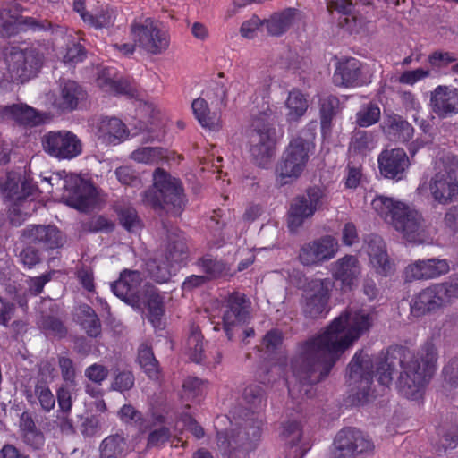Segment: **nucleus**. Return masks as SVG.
<instances>
[{"mask_svg": "<svg viewBox=\"0 0 458 458\" xmlns=\"http://www.w3.org/2000/svg\"><path fill=\"white\" fill-rule=\"evenodd\" d=\"M374 315L346 310L327 327L301 344L292 360L293 381L288 382L293 398L310 394L311 385L327 377L342 353L372 327Z\"/></svg>", "mask_w": 458, "mask_h": 458, "instance_id": "nucleus-1", "label": "nucleus"}, {"mask_svg": "<svg viewBox=\"0 0 458 458\" xmlns=\"http://www.w3.org/2000/svg\"><path fill=\"white\" fill-rule=\"evenodd\" d=\"M437 352L432 343H426L416 353L403 352L400 360L399 392L408 399H419L436 369Z\"/></svg>", "mask_w": 458, "mask_h": 458, "instance_id": "nucleus-2", "label": "nucleus"}, {"mask_svg": "<svg viewBox=\"0 0 458 458\" xmlns=\"http://www.w3.org/2000/svg\"><path fill=\"white\" fill-rule=\"evenodd\" d=\"M371 208L407 242L421 243L424 241L425 222L413 208L385 195H377L371 200Z\"/></svg>", "mask_w": 458, "mask_h": 458, "instance_id": "nucleus-3", "label": "nucleus"}, {"mask_svg": "<svg viewBox=\"0 0 458 458\" xmlns=\"http://www.w3.org/2000/svg\"><path fill=\"white\" fill-rule=\"evenodd\" d=\"M417 191L433 202L446 206L458 199V156L445 154L425 174Z\"/></svg>", "mask_w": 458, "mask_h": 458, "instance_id": "nucleus-4", "label": "nucleus"}, {"mask_svg": "<svg viewBox=\"0 0 458 458\" xmlns=\"http://www.w3.org/2000/svg\"><path fill=\"white\" fill-rule=\"evenodd\" d=\"M40 187L37 191L53 193L61 192L64 202L78 210L87 211L98 201L97 189L89 182L75 174L64 171L40 175Z\"/></svg>", "mask_w": 458, "mask_h": 458, "instance_id": "nucleus-5", "label": "nucleus"}, {"mask_svg": "<svg viewBox=\"0 0 458 458\" xmlns=\"http://www.w3.org/2000/svg\"><path fill=\"white\" fill-rule=\"evenodd\" d=\"M375 367L378 374L379 384L383 386H388L392 382L393 373L395 369V364L390 359L372 358L360 351L354 354L349 363V384L353 386V388L357 390V394H360L364 399H369L371 395L369 389Z\"/></svg>", "mask_w": 458, "mask_h": 458, "instance_id": "nucleus-6", "label": "nucleus"}, {"mask_svg": "<svg viewBox=\"0 0 458 458\" xmlns=\"http://www.w3.org/2000/svg\"><path fill=\"white\" fill-rule=\"evenodd\" d=\"M142 203L177 216L184 205L183 190L176 178L157 168L153 174L152 188L142 194Z\"/></svg>", "mask_w": 458, "mask_h": 458, "instance_id": "nucleus-7", "label": "nucleus"}, {"mask_svg": "<svg viewBox=\"0 0 458 458\" xmlns=\"http://www.w3.org/2000/svg\"><path fill=\"white\" fill-rule=\"evenodd\" d=\"M314 143L311 139L296 136L291 140L276 166V181L285 185L296 181L307 166Z\"/></svg>", "mask_w": 458, "mask_h": 458, "instance_id": "nucleus-8", "label": "nucleus"}, {"mask_svg": "<svg viewBox=\"0 0 458 458\" xmlns=\"http://www.w3.org/2000/svg\"><path fill=\"white\" fill-rule=\"evenodd\" d=\"M186 258L187 247L183 233L177 228L167 230L164 259L148 263L150 277L159 284L167 282Z\"/></svg>", "mask_w": 458, "mask_h": 458, "instance_id": "nucleus-9", "label": "nucleus"}, {"mask_svg": "<svg viewBox=\"0 0 458 458\" xmlns=\"http://www.w3.org/2000/svg\"><path fill=\"white\" fill-rule=\"evenodd\" d=\"M38 182L30 174H23L21 172H9L0 183L3 196L12 207L9 209L11 222L14 225L20 221L14 217L16 214L21 215L23 211L18 208L22 203H27L26 199L34 195L38 190ZM27 215V212H24Z\"/></svg>", "mask_w": 458, "mask_h": 458, "instance_id": "nucleus-10", "label": "nucleus"}, {"mask_svg": "<svg viewBox=\"0 0 458 458\" xmlns=\"http://www.w3.org/2000/svg\"><path fill=\"white\" fill-rule=\"evenodd\" d=\"M130 35L140 49L150 55H161L169 47L168 33L151 18L135 20L131 25Z\"/></svg>", "mask_w": 458, "mask_h": 458, "instance_id": "nucleus-11", "label": "nucleus"}, {"mask_svg": "<svg viewBox=\"0 0 458 458\" xmlns=\"http://www.w3.org/2000/svg\"><path fill=\"white\" fill-rule=\"evenodd\" d=\"M250 152L259 165L264 166L273 156L276 146V131L267 117L255 118L248 130Z\"/></svg>", "mask_w": 458, "mask_h": 458, "instance_id": "nucleus-12", "label": "nucleus"}, {"mask_svg": "<svg viewBox=\"0 0 458 458\" xmlns=\"http://www.w3.org/2000/svg\"><path fill=\"white\" fill-rule=\"evenodd\" d=\"M259 437L258 427H240L231 429L229 433L218 432L217 445L228 458H247L255 449Z\"/></svg>", "mask_w": 458, "mask_h": 458, "instance_id": "nucleus-13", "label": "nucleus"}, {"mask_svg": "<svg viewBox=\"0 0 458 458\" xmlns=\"http://www.w3.org/2000/svg\"><path fill=\"white\" fill-rule=\"evenodd\" d=\"M333 287L330 278H313L307 282L301 298V309L306 317L318 318L327 312Z\"/></svg>", "mask_w": 458, "mask_h": 458, "instance_id": "nucleus-14", "label": "nucleus"}, {"mask_svg": "<svg viewBox=\"0 0 458 458\" xmlns=\"http://www.w3.org/2000/svg\"><path fill=\"white\" fill-rule=\"evenodd\" d=\"M4 61L12 80L24 82L38 73L41 67L42 57L33 48L21 50L11 47L6 49Z\"/></svg>", "mask_w": 458, "mask_h": 458, "instance_id": "nucleus-15", "label": "nucleus"}, {"mask_svg": "<svg viewBox=\"0 0 458 458\" xmlns=\"http://www.w3.org/2000/svg\"><path fill=\"white\" fill-rule=\"evenodd\" d=\"M43 149L58 159H72L82 151L80 139L72 131H49L42 138Z\"/></svg>", "mask_w": 458, "mask_h": 458, "instance_id": "nucleus-16", "label": "nucleus"}, {"mask_svg": "<svg viewBox=\"0 0 458 458\" xmlns=\"http://www.w3.org/2000/svg\"><path fill=\"white\" fill-rule=\"evenodd\" d=\"M251 303L245 294L234 292L229 294L222 305V320L228 339H232V328L250 318Z\"/></svg>", "mask_w": 458, "mask_h": 458, "instance_id": "nucleus-17", "label": "nucleus"}, {"mask_svg": "<svg viewBox=\"0 0 458 458\" xmlns=\"http://www.w3.org/2000/svg\"><path fill=\"white\" fill-rule=\"evenodd\" d=\"M323 192L319 188H310L305 195L293 199L288 216V227L297 231L304 220L311 217L322 206Z\"/></svg>", "mask_w": 458, "mask_h": 458, "instance_id": "nucleus-18", "label": "nucleus"}, {"mask_svg": "<svg viewBox=\"0 0 458 458\" xmlns=\"http://www.w3.org/2000/svg\"><path fill=\"white\" fill-rule=\"evenodd\" d=\"M332 458H355L358 454L372 450V443L356 428L342 429L335 437Z\"/></svg>", "mask_w": 458, "mask_h": 458, "instance_id": "nucleus-19", "label": "nucleus"}, {"mask_svg": "<svg viewBox=\"0 0 458 458\" xmlns=\"http://www.w3.org/2000/svg\"><path fill=\"white\" fill-rule=\"evenodd\" d=\"M450 271V262L445 259H419L409 263L403 271L406 282L426 281L438 278Z\"/></svg>", "mask_w": 458, "mask_h": 458, "instance_id": "nucleus-20", "label": "nucleus"}, {"mask_svg": "<svg viewBox=\"0 0 458 458\" xmlns=\"http://www.w3.org/2000/svg\"><path fill=\"white\" fill-rule=\"evenodd\" d=\"M337 250V242L326 236L305 243L300 250L299 259L304 266L318 265L334 258Z\"/></svg>", "mask_w": 458, "mask_h": 458, "instance_id": "nucleus-21", "label": "nucleus"}, {"mask_svg": "<svg viewBox=\"0 0 458 458\" xmlns=\"http://www.w3.org/2000/svg\"><path fill=\"white\" fill-rule=\"evenodd\" d=\"M450 301L448 290L443 285V283L434 284L423 289L412 300L411 308L415 315L420 316L436 310Z\"/></svg>", "mask_w": 458, "mask_h": 458, "instance_id": "nucleus-22", "label": "nucleus"}, {"mask_svg": "<svg viewBox=\"0 0 458 458\" xmlns=\"http://www.w3.org/2000/svg\"><path fill=\"white\" fill-rule=\"evenodd\" d=\"M333 278L340 282L343 292L352 291L358 284L361 275V266L356 256L345 255L331 265Z\"/></svg>", "mask_w": 458, "mask_h": 458, "instance_id": "nucleus-23", "label": "nucleus"}, {"mask_svg": "<svg viewBox=\"0 0 458 458\" xmlns=\"http://www.w3.org/2000/svg\"><path fill=\"white\" fill-rule=\"evenodd\" d=\"M98 140L106 146H116L129 138V130L117 117L105 116L98 119L93 125Z\"/></svg>", "mask_w": 458, "mask_h": 458, "instance_id": "nucleus-24", "label": "nucleus"}, {"mask_svg": "<svg viewBox=\"0 0 458 458\" xmlns=\"http://www.w3.org/2000/svg\"><path fill=\"white\" fill-rule=\"evenodd\" d=\"M21 240L42 250H53L62 245L60 231L53 225H30L21 232Z\"/></svg>", "mask_w": 458, "mask_h": 458, "instance_id": "nucleus-25", "label": "nucleus"}, {"mask_svg": "<svg viewBox=\"0 0 458 458\" xmlns=\"http://www.w3.org/2000/svg\"><path fill=\"white\" fill-rule=\"evenodd\" d=\"M432 111L439 118H447L458 114V90L449 86H437L430 96Z\"/></svg>", "mask_w": 458, "mask_h": 458, "instance_id": "nucleus-26", "label": "nucleus"}, {"mask_svg": "<svg viewBox=\"0 0 458 458\" xmlns=\"http://www.w3.org/2000/svg\"><path fill=\"white\" fill-rule=\"evenodd\" d=\"M377 161L381 174L389 179L400 180L409 166V158L402 148L384 150Z\"/></svg>", "mask_w": 458, "mask_h": 458, "instance_id": "nucleus-27", "label": "nucleus"}, {"mask_svg": "<svg viewBox=\"0 0 458 458\" xmlns=\"http://www.w3.org/2000/svg\"><path fill=\"white\" fill-rule=\"evenodd\" d=\"M142 282V276L138 271L124 270L120 278L111 284L113 293L121 300L133 303L139 302L142 292L139 287Z\"/></svg>", "mask_w": 458, "mask_h": 458, "instance_id": "nucleus-28", "label": "nucleus"}, {"mask_svg": "<svg viewBox=\"0 0 458 458\" xmlns=\"http://www.w3.org/2000/svg\"><path fill=\"white\" fill-rule=\"evenodd\" d=\"M98 86L105 92L114 95L134 97L135 88L125 79L118 76L114 69L101 70L97 78Z\"/></svg>", "mask_w": 458, "mask_h": 458, "instance_id": "nucleus-29", "label": "nucleus"}, {"mask_svg": "<svg viewBox=\"0 0 458 458\" xmlns=\"http://www.w3.org/2000/svg\"><path fill=\"white\" fill-rule=\"evenodd\" d=\"M361 64L355 58L341 62L336 67L333 81L336 86L356 87L361 85Z\"/></svg>", "mask_w": 458, "mask_h": 458, "instance_id": "nucleus-30", "label": "nucleus"}, {"mask_svg": "<svg viewBox=\"0 0 458 458\" xmlns=\"http://www.w3.org/2000/svg\"><path fill=\"white\" fill-rule=\"evenodd\" d=\"M367 244V252L373 267L381 275H388L392 270V264L383 239L378 235H371L369 237Z\"/></svg>", "mask_w": 458, "mask_h": 458, "instance_id": "nucleus-31", "label": "nucleus"}, {"mask_svg": "<svg viewBox=\"0 0 458 458\" xmlns=\"http://www.w3.org/2000/svg\"><path fill=\"white\" fill-rule=\"evenodd\" d=\"M135 303L139 306L144 305L148 310V319L154 327L159 324L160 318L164 315V301L154 286L146 285L142 291L140 301Z\"/></svg>", "mask_w": 458, "mask_h": 458, "instance_id": "nucleus-32", "label": "nucleus"}, {"mask_svg": "<svg viewBox=\"0 0 458 458\" xmlns=\"http://www.w3.org/2000/svg\"><path fill=\"white\" fill-rule=\"evenodd\" d=\"M26 398L31 405L39 406L45 412L55 408V397L47 382L37 380L33 387L26 390Z\"/></svg>", "mask_w": 458, "mask_h": 458, "instance_id": "nucleus-33", "label": "nucleus"}, {"mask_svg": "<svg viewBox=\"0 0 458 458\" xmlns=\"http://www.w3.org/2000/svg\"><path fill=\"white\" fill-rule=\"evenodd\" d=\"M0 120H13L26 125H35L39 122L35 109L22 104L0 106Z\"/></svg>", "mask_w": 458, "mask_h": 458, "instance_id": "nucleus-34", "label": "nucleus"}, {"mask_svg": "<svg viewBox=\"0 0 458 458\" xmlns=\"http://www.w3.org/2000/svg\"><path fill=\"white\" fill-rule=\"evenodd\" d=\"M299 18L300 13L293 8L275 13L266 21L267 32L272 36H280L291 28Z\"/></svg>", "mask_w": 458, "mask_h": 458, "instance_id": "nucleus-35", "label": "nucleus"}, {"mask_svg": "<svg viewBox=\"0 0 458 458\" xmlns=\"http://www.w3.org/2000/svg\"><path fill=\"white\" fill-rule=\"evenodd\" d=\"M193 114L199 124L212 131H218L221 128L220 116L209 110L208 101L203 98H198L191 104Z\"/></svg>", "mask_w": 458, "mask_h": 458, "instance_id": "nucleus-36", "label": "nucleus"}, {"mask_svg": "<svg viewBox=\"0 0 458 458\" xmlns=\"http://www.w3.org/2000/svg\"><path fill=\"white\" fill-rule=\"evenodd\" d=\"M85 98L81 87L73 81H66L61 84L58 106L63 110H72Z\"/></svg>", "mask_w": 458, "mask_h": 458, "instance_id": "nucleus-37", "label": "nucleus"}, {"mask_svg": "<svg viewBox=\"0 0 458 458\" xmlns=\"http://www.w3.org/2000/svg\"><path fill=\"white\" fill-rule=\"evenodd\" d=\"M375 146L373 136L370 133L363 131H356L350 143L349 157L359 161L367 156Z\"/></svg>", "mask_w": 458, "mask_h": 458, "instance_id": "nucleus-38", "label": "nucleus"}, {"mask_svg": "<svg viewBox=\"0 0 458 458\" xmlns=\"http://www.w3.org/2000/svg\"><path fill=\"white\" fill-rule=\"evenodd\" d=\"M287 108L286 119L288 122L299 121L306 113L309 104L303 93L296 89H292L285 101Z\"/></svg>", "mask_w": 458, "mask_h": 458, "instance_id": "nucleus-39", "label": "nucleus"}, {"mask_svg": "<svg viewBox=\"0 0 458 458\" xmlns=\"http://www.w3.org/2000/svg\"><path fill=\"white\" fill-rule=\"evenodd\" d=\"M127 451L123 436L115 434L106 437L100 445V458H123Z\"/></svg>", "mask_w": 458, "mask_h": 458, "instance_id": "nucleus-40", "label": "nucleus"}, {"mask_svg": "<svg viewBox=\"0 0 458 458\" xmlns=\"http://www.w3.org/2000/svg\"><path fill=\"white\" fill-rule=\"evenodd\" d=\"M138 360L145 373L151 379H157L159 375L158 362L154 357L151 348L142 344L139 348Z\"/></svg>", "mask_w": 458, "mask_h": 458, "instance_id": "nucleus-41", "label": "nucleus"}, {"mask_svg": "<svg viewBox=\"0 0 458 458\" xmlns=\"http://www.w3.org/2000/svg\"><path fill=\"white\" fill-rule=\"evenodd\" d=\"M81 324L88 335L97 337L101 332L100 321L94 310L88 305L80 307Z\"/></svg>", "mask_w": 458, "mask_h": 458, "instance_id": "nucleus-42", "label": "nucleus"}, {"mask_svg": "<svg viewBox=\"0 0 458 458\" xmlns=\"http://www.w3.org/2000/svg\"><path fill=\"white\" fill-rule=\"evenodd\" d=\"M202 335L198 328H192L187 339L186 351L190 360L200 363L204 359Z\"/></svg>", "mask_w": 458, "mask_h": 458, "instance_id": "nucleus-43", "label": "nucleus"}, {"mask_svg": "<svg viewBox=\"0 0 458 458\" xmlns=\"http://www.w3.org/2000/svg\"><path fill=\"white\" fill-rule=\"evenodd\" d=\"M152 428L153 426L148 421H145L144 423L140 424V429L150 430L148 437V447H160L169 440L171 437L170 430L169 428L163 426L157 428Z\"/></svg>", "mask_w": 458, "mask_h": 458, "instance_id": "nucleus-44", "label": "nucleus"}, {"mask_svg": "<svg viewBox=\"0 0 458 458\" xmlns=\"http://www.w3.org/2000/svg\"><path fill=\"white\" fill-rule=\"evenodd\" d=\"M380 108L377 105L369 103L363 105L356 114V123L360 127H369L378 122Z\"/></svg>", "mask_w": 458, "mask_h": 458, "instance_id": "nucleus-45", "label": "nucleus"}, {"mask_svg": "<svg viewBox=\"0 0 458 458\" xmlns=\"http://www.w3.org/2000/svg\"><path fill=\"white\" fill-rule=\"evenodd\" d=\"M339 107V100L335 96H328L322 100L320 114H321V127L323 130L330 128L331 121L336 114Z\"/></svg>", "mask_w": 458, "mask_h": 458, "instance_id": "nucleus-46", "label": "nucleus"}, {"mask_svg": "<svg viewBox=\"0 0 458 458\" xmlns=\"http://www.w3.org/2000/svg\"><path fill=\"white\" fill-rule=\"evenodd\" d=\"M131 157L138 163L154 164L164 157V152L160 148L143 147L134 150Z\"/></svg>", "mask_w": 458, "mask_h": 458, "instance_id": "nucleus-47", "label": "nucleus"}, {"mask_svg": "<svg viewBox=\"0 0 458 458\" xmlns=\"http://www.w3.org/2000/svg\"><path fill=\"white\" fill-rule=\"evenodd\" d=\"M389 129L398 134V139L403 141L411 140L414 132L413 127L400 116L389 119Z\"/></svg>", "mask_w": 458, "mask_h": 458, "instance_id": "nucleus-48", "label": "nucleus"}, {"mask_svg": "<svg viewBox=\"0 0 458 458\" xmlns=\"http://www.w3.org/2000/svg\"><path fill=\"white\" fill-rule=\"evenodd\" d=\"M115 21V12L106 7V9H102L98 14L95 16L89 14L87 22L94 26L95 28H105L112 26Z\"/></svg>", "mask_w": 458, "mask_h": 458, "instance_id": "nucleus-49", "label": "nucleus"}, {"mask_svg": "<svg viewBox=\"0 0 458 458\" xmlns=\"http://www.w3.org/2000/svg\"><path fill=\"white\" fill-rule=\"evenodd\" d=\"M302 436L301 424L295 420H289L283 426L282 437L291 445L299 443Z\"/></svg>", "mask_w": 458, "mask_h": 458, "instance_id": "nucleus-50", "label": "nucleus"}, {"mask_svg": "<svg viewBox=\"0 0 458 458\" xmlns=\"http://www.w3.org/2000/svg\"><path fill=\"white\" fill-rule=\"evenodd\" d=\"M115 175L118 181L124 185L132 187L141 186V179L139 174L131 166H121L115 170Z\"/></svg>", "mask_w": 458, "mask_h": 458, "instance_id": "nucleus-51", "label": "nucleus"}, {"mask_svg": "<svg viewBox=\"0 0 458 458\" xmlns=\"http://www.w3.org/2000/svg\"><path fill=\"white\" fill-rule=\"evenodd\" d=\"M362 177L361 165L359 161L349 160L346 166L345 186L349 189H355L360 182Z\"/></svg>", "mask_w": 458, "mask_h": 458, "instance_id": "nucleus-52", "label": "nucleus"}, {"mask_svg": "<svg viewBox=\"0 0 458 458\" xmlns=\"http://www.w3.org/2000/svg\"><path fill=\"white\" fill-rule=\"evenodd\" d=\"M203 392V382L198 377H188L182 385V398L186 401L194 400Z\"/></svg>", "mask_w": 458, "mask_h": 458, "instance_id": "nucleus-53", "label": "nucleus"}, {"mask_svg": "<svg viewBox=\"0 0 458 458\" xmlns=\"http://www.w3.org/2000/svg\"><path fill=\"white\" fill-rule=\"evenodd\" d=\"M119 219L122 225L130 232L137 231L140 226V219L135 208L131 207L124 208L119 212Z\"/></svg>", "mask_w": 458, "mask_h": 458, "instance_id": "nucleus-54", "label": "nucleus"}, {"mask_svg": "<svg viewBox=\"0 0 458 458\" xmlns=\"http://www.w3.org/2000/svg\"><path fill=\"white\" fill-rule=\"evenodd\" d=\"M134 376L131 371H120L114 375L111 389L121 393L128 391L134 386Z\"/></svg>", "mask_w": 458, "mask_h": 458, "instance_id": "nucleus-55", "label": "nucleus"}, {"mask_svg": "<svg viewBox=\"0 0 458 458\" xmlns=\"http://www.w3.org/2000/svg\"><path fill=\"white\" fill-rule=\"evenodd\" d=\"M109 370L107 367L99 363H94L85 369V377L92 383L101 386L107 378Z\"/></svg>", "mask_w": 458, "mask_h": 458, "instance_id": "nucleus-56", "label": "nucleus"}, {"mask_svg": "<svg viewBox=\"0 0 458 458\" xmlns=\"http://www.w3.org/2000/svg\"><path fill=\"white\" fill-rule=\"evenodd\" d=\"M430 76V71L423 68H417L415 70H409L403 72L398 81L402 84L412 86L418 81H420Z\"/></svg>", "mask_w": 458, "mask_h": 458, "instance_id": "nucleus-57", "label": "nucleus"}, {"mask_svg": "<svg viewBox=\"0 0 458 458\" xmlns=\"http://www.w3.org/2000/svg\"><path fill=\"white\" fill-rule=\"evenodd\" d=\"M84 57L85 51L83 47L79 43L72 42L67 46L63 61L67 64H74L81 62Z\"/></svg>", "mask_w": 458, "mask_h": 458, "instance_id": "nucleus-58", "label": "nucleus"}, {"mask_svg": "<svg viewBox=\"0 0 458 458\" xmlns=\"http://www.w3.org/2000/svg\"><path fill=\"white\" fill-rule=\"evenodd\" d=\"M63 379L70 386L76 385V369L71 359L60 357L58 360Z\"/></svg>", "mask_w": 458, "mask_h": 458, "instance_id": "nucleus-59", "label": "nucleus"}, {"mask_svg": "<svg viewBox=\"0 0 458 458\" xmlns=\"http://www.w3.org/2000/svg\"><path fill=\"white\" fill-rule=\"evenodd\" d=\"M242 397L252 407H259L263 402V390L260 386L250 385L244 388Z\"/></svg>", "mask_w": 458, "mask_h": 458, "instance_id": "nucleus-60", "label": "nucleus"}, {"mask_svg": "<svg viewBox=\"0 0 458 458\" xmlns=\"http://www.w3.org/2000/svg\"><path fill=\"white\" fill-rule=\"evenodd\" d=\"M52 278V273H47L39 276L29 277L26 281L28 293L30 295H38L43 292L44 286Z\"/></svg>", "mask_w": 458, "mask_h": 458, "instance_id": "nucleus-61", "label": "nucleus"}, {"mask_svg": "<svg viewBox=\"0 0 458 458\" xmlns=\"http://www.w3.org/2000/svg\"><path fill=\"white\" fill-rule=\"evenodd\" d=\"M283 344V334L277 329L268 331L264 338L262 344L267 352H273L280 348Z\"/></svg>", "mask_w": 458, "mask_h": 458, "instance_id": "nucleus-62", "label": "nucleus"}, {"mask_svg": "<svg viewBox=\"0 0 458 458\" xmlns=\"http://www.w3.org/2000/svg\"><path fill=\"white\" fill-rule=\"evenodd\" d=\"M59 410L62 413H69L72 407V394L66 386H61L56 393Z\"/></svg>", "mask_w": 458, "mask_h": 458, "instance_id": "nucleus-63", "label": "nucleus"}, {"mask_svg": "<svg viewBox=\"0 0 458 458\" xmlns=\"http://www.w3.org/2000/svg\"><path fill=\"white\" fill-rule=\"evenodd\" d=\"M19 259L22 265L28 268H32L41 260L38 250L30 246L21 251Z\"/></svg>", "mask_w": 458, "mask_h": 458, "instance_id": "nucleus-64", "label": "nucleus"}]
</instances>
